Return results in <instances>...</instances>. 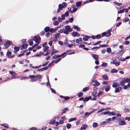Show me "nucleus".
I'll return each mask as SVG.
<instances>
[{"label":"nucleus","mask_w":130,"mask_h":130,"mask_svg":"<svg viewBox=\"0 0 130 130\" xmlns=\"http://www.w3.org/2000/svg\"><path fill=\"white\" fill-rule=\"evenodd\" d=\"M67 6V4L65 2H63L62 4H59L58 5V8L57 11L58 13L60 12V10H62L63 8Z\"/></svg>","instance_id":"1"},{"label":"nucleus","mask_w":130,"mask_h":130,"mask_svg":"<svg viewBox=\"0 0 130 130\" xmlns=\"http://www.w3.org/2000/svg\"><path fill=\"white\" fill-rule=\"evenodd\" d=\"M33 40L36 42V45H38L41 41V38L40 37L38 36H35L33 39Z\"/></svg>","instance_id":"2"},{"label":"nucleus","mask_w":130,"mask_h":130,"mask_svg":"<svg viewBox=\"0 0 130 130\" xmlns=\"http://www.w3.org/2000/svg\"><path fill=\"white\" fill-rule=\"evenodd\" d=\"M12 43V42L8 40L5 44L4 45L5 47L6 48L8 47L10 45V44Z\"/></svg>","instance_id":"3"},{"label":"nucleus","mask_w":130,"mask_h":130,"mask_svg":"<svg viewBox=\"0 0 130 130\" xmlns=\"http://www.w3.org/2000/svg\"><path fill=\"white\" fill-rule=\"evenodd\" d=\"M119 85H118V87L115 88L116 90L115 91V93L119 92L121 91L122 88L120 86H119Z\"/></svg>","instance_id":"4"},{"label":"nucleus","mask_w":130,"mask_h":130,"mask_svg":"<svg viewBox=\"0 0 130 130\" xmlns=\"http://www.w3.org/2000/svg\"><path fill=\"white\" fill-rule=\"evenodd\" d=\"M9 73L11 75V78L13 79L17 75L14 72L10 71L9 72Z\"/></svg>","instance_id":"5"},{"label":"nucleus","mask_w":130,"mask_h":130,"mask_svg":"<svg viewBox=\"0 0 130 130\" xmlns=\"http://www.w3.org/2000/svg\"><path fill=\"white\" fill-rule=\"evenodd\" d=\"M65 29L66 30L69 32H71L72 30V28H70V26L69 25H68L65 27Z\"/></svg>","instance_id":"6"},{"label":"nucleus","mask_w":130,"mask_h":130,"mask_svg":"<svg viewBox=\"0 0 130 130\" xmlns=\"http://www.w3.org/2000/svg\"><path fill=\"white\" fill-rule=\"evenodd\" d=\"M93 83L92 84V85L93 86H99L100 85V83L99 82H97L96 80H95L93 82Z\"/></svg>","instance_id":"7"},{"label":"nucleus","mask_w":130,"mask_h":130,"mask_svg":"<svg viewBox=\"0 0 130 130\" xmlns=\"http://www.w3.org/2000/svg\"><path fill=\"white\" fill-rule=\"evenodd\" d=\"M124 78H123L120 81V85L121 86H123L124 85L125 83Z\"/></svg>","instance_id":"8"},{"label":"nucleus","mask_w":130,"mask_h":130,"mask_svg":"<svg viewBox=\"0 0 130 130\" xmlns=\"http://www.w3.org/2000/svg\"><path fill=\"white\" fill-rule=\"evenodd\" d=\"M72 35L73 37H79L80 35L77 32L74 31L72 33Z\"/></svg>","instance_id":"9"},{"label":"nucleus","mask_w":130,"mask_h":130,"mask_svg":"<svg viewBox=\"0 0 130 130\" xmlns=\"http://www.w3.org/2000/svg\"><path fill=\"white\" fill-rule=\"evenodd\" d=\"M111 64H115L116 66H118L120 64L119 62H117L116 61H111L110 62Z\"/></svg>","instance_id":"10"},{"label":"nucleus","mask_w":130,"mask_h":130,"mask_svg":"<svg viewBox=\"0 0 130 130\" xmlns=\"http://www.w3.org/2000/svg\"><path fill=\"white\" fill-rule=\"evenodd\" d=\"M88 127V125L86 124L83 125L80 128V129L81 130H83L85 129Z\"/></svg>","instance_id":"11"},{"label":"nucleus","mask_w":130,"mask_h":130,"mask_svg":"<svg viewBox=\"0 0 130 130\" xmlns=\"http://www.w3.org/2000/svg\"><path fill=\"white\" fill-rule=\"evenodd\" d=\"M118 124L120 125H123L126 124V123L123 121H119Z\"/></svg>","instance_id":"12"},{"label":"nucleus","mask_w":130,"mask_h":130,"mask_svg":"<svg viewBox=\"0 0 130 130\" xmlns=\"http://www.w3.org/2000/svg\"><path fill=\"white\" fill-rule=\"evenodd\" d=\"M92 56V57L93 58L96 60H97L99 57V56L96 55L94 54H92L91 55Z\"/></svg>","instance_id":"13"},{"label":"nucleus","mask_w":130,"mask_h":130,"mask_svg":"<svg viewBox=\"0 0 130 130\" xmlns=\"http://www.w3.org/2000/svg\"><path fill=\"white\" fill-rule=\"evenodd\" d=\"M14 52L15 53H17V52L19 50V48L18 47L14 46Z\"/></svg>","instance_id":"14"},{"label":"nucleus","mask_w":130,"mask_h":130,"mask_svg":"<svg viewBox=\"0 0 130 130\" xmlns=\"http://www.w3.org/2000/svg\"><path fill=\"white\" fill-rule=\"evenodd\" d=\"M82 3V1H79L77 2L76 3V6L77 7H78L80 6Z\"/></svg>","instance_id":"15"},{"label":"nucleus","mask_w":130,"mask_h":130,"mask_svg":"<svg viewBox=\"0 0 130 130\" xmlns=\"http://www.w3.org/2000/svg\"><path fill=\"white\" fill-rule=\"evenodd\" d=\"M110 72L112 73H117L118 72V71L116 69H113L110 70Z\"/></svg>","instance_id":"16"},{"label":"nucleus","mask_w":130,"mask_h":130,"mask_svg":"<svg viewBox=\"0 0 130 130\" xmlns=\"http://www.w3.org/2000/svg\"><path fill=\"white\" fill-rule=\"evenodd\" d=\"M103 79L105 80H107L108 79V77L106 74H104L102 76Z\"/></svg>","instance_id":"17"},{"label":"nucleus","mask_w":130,"mask_h":130,"mask_svg":"<svg viewBox=\"0 0 130 130\" xmlns=\"http://www.w3.org/2000/svg\"><path fill=\"white\" fill-rule=\"evenodd\" d=\"M111 31V29H109L107 31V37H109L111 35L110 32Z\"/></svg>","instance_id":"18"},{"label":"nucleus","mask_w":130,"mask_h":130,"mask_svg":"<svg viewBox=\"0 0 130 130\" xmlns=\"http://www.w3.org/2000/svg\"><path fill=\"white\" fill-rule=\"evenodd\" d=\"M123 50H122L121 51H119L117 53V55H118V56H121L122 54H123V53L124 52H123L122 53V51H123Z\"/></svg>","instance_id":"19"},{"label":"nucleus","mask_w":130,"mask_h":130,"mask_svg":"<svg viewBox=\"0 0 130 130\" xmlns=\"http://www.w3.org/2000/svg\"><path fill=\"white\" fill-rule=\"evenodd\" d=\"M109 111H104L101 113V115H109Z\"/></svg>","instance_id":"20"},{"label":"nucleus","mask_w":130,"mask_h":130,"mask_svg":"<svg viewBox=\"0 0 130 130\" xmlns=\"http://www.w3.org/2000/svg\"><path fill=\"white\" fill-rule=\"evenodd\" d=\"M82 40L81 38H79L76 40V41L77 43H79V42H82Z\"/></svg>","instance_id":"21"},{"label":"nucleus","mask_w":130,"mask_h":130,"mask_svg":"<svg viewBox=\"0 0 130 130\" xmlns=\"http://www.w3.org/2000/svg\"><path fill=\"white\" fill-rule=\"evenodd\" d=\"M118 85V83L117 82H115L112 85V87L113 88H116Z\"/></svg>","instance_id":"22"},{"label":"nucleus","mask_w":130,"mask_h":130,"mask_svg":"<svg viewBox=\"0 0 130 130\" xmlns=\"http://www.w3.org/2000/svg\"><path fill=\"white\" fill-rule=\"evenodd\" d=\"M110 86L109 85H108L106 87L105 89V91L106 92L110 90Z\"/></svg>","instance_id":"23"},{"label":"nucleus","mask_w":130,"mask_h":130,"mask_svg":"<svg viewBox=\"0 0 130 130\" xmlns=\"http://www.w3.org/2000/svg\"><path fill=\"white\" fill-rule=\"evenodd\" d=\"M60 36V34L58 33H56L55 36L54 37L57 39H58V38H59Z\"/></svg>","instance_id":"24"},{"label":"nucleus","mask_w":130,"mask_h":130,"mask_svg":"<svg viewBox=\"0 0 130 130\" xmlns=\"http://www.w3.org/2000/svg\"><path fill=\"white\" fill-rule=\"evenodd\" d=\"M76 120V119L75 118H70L69 120V122H70L71 121H75Z\"/></svg>","instance_id":"25"},{"label":"nucleus","mask_w":130,"mask_h":130,"mask_svg":"<svg viewBox=\"0 0 130 130\" xmlns=\"http://www.w3.org/2000/svg\"><path fill=\"white\" fill-rule=\"evenodd\" d=\"M103 92L102 91H100L98 93V95L96 96V97L97 98H99V96L103 94Z\"/></svg>","instance_id":"26"},{"label":"nucleus","mask_w":130,"mask_h":130,"mask_svg":"<svg viewBox=\"0 0 130 130\" xmlns=\"http://www.w3.org/2000/svg\"><path fill=\"white\" fill-rule=\"evenodd\" d=\"M50 28L48 27H46L44 29V30L45 32H48L50 31Z\"/></svg>","instance_id":"27"},{"label":"nucleus","mask_w":130,"mask_h":130,"mask_svg":"<svg viewBox=\"0 0 130 130\" xmlns=\"http://www.w3.org/2000/svg\"><path fill=\"white\" fill-rule=\"evenodd\" d=\"M11 54V52L8 51L6 54L8 56V58H9V56H10Z\"/></svg>","instance_id":"28"},{"label":"nucleus","mask_w":130,"mask_h":130,"mask_svg":"<svg viewBox=\"0 0 130 130\" xmlns=\"http://www.w3.org/2000/svg\"><path fill=\"white\" fill-rule=\"evenodd\" d=\"M109 115H111L112 116H114L116 114V112L115 111H112L111 112H110L109 111Z\"/></svg>","instance_id":"29"},{"label":"nucleus","mask_w":130,"mask_h":130,"mask_svg":"<svg viewBox=\"0 0 130 130\" xmlns=\"http://www.w3.org/2000/svg\"><path fill=\"white\" fill-rule=\"evenodd\" d=\"M49 48V47L48 46H46L43 49V51L44 52H46Z\"/></svg>","instance_id":"30"},{"label":"nucleus","mask_w":130,"mask_h":130,"mask_svg":"<svg viewBox=\"0 0 130 130\" xmlns=\"http://www.w3.org/2000/svg\"><path fill=\"white\" fill-rule=\"evenodd\" d=\"M102 67H106L107 66V63H106L103 62L102 64L101 65Z\"/></svg>","instance_id":"31"},{"label":"nucleus","mask_w":130,"mask_h":130,"mask_svg":"<svg viewBox=\"0 0 130 130\" xmlns=\"http://www.w3.org/2000/svg\"><path fill=\"white\" fill-rule=\"evenodd\" d=\"M124 9H122V10H119L118 11V13L120 14L121 13H123L124 12Z\"/></svg>","instance_id":"32"},{"label":"nucleus","mask_w":130,"mask_h":130,"mask_svg":"<svg viewBox=\"0 0 130 130\" xmlns=\"http://www.w3.org/2000/svg\"><path fill=\"white\" fill-rule=\"evenodd\" d=\"M98 125V124L96 122L92 124V127H95Z\"/></svg>","instance_id":"33"},{"label":"nucleus","mask_w":130,"mask_h":130,"mask_svg":"<svg viewBox=\"0 0 130 130\" xmlns=\"http://www.w3.org/2000/svg\"><path fill=\"white\" fill-rule=\"evenodd\" d=\"M49 88H50V89L51 91V92L54 93H56V92L55 90L51 88L50 86H49Z\"/></svg>","instance_id":"34"},{"label":"nucleus","mask_w":130,"mask_h":130,"mask_svg":"<svg viewBox=\"0 0 130 130\" xmlns=\"http://www.w3.org/2000/svg\"><path fill=\"white\" fill-rule=\"evenodd\" d=\"M50 32L52 33H54L55 31V30H54V29L53 28H51L50 29Z\"/></svg>","instance_id":"35"},{"label":"nucleus","mask_w":130,"mask_h":130,"mask_svg":"<svg viewBox=\"0 0 130 130\" xmlns=\"http://www.w3.org/2000/svg\"><path fill=\"white\" fill-rule=\"evenodd\" d=\"M106 51L108 53H110L111 51V48H107L106 49Z\"/></svg>","instance_id":"36"},{"label":"nucleus","mask_w":130,"mask_h":130,"mask_svg":"<svg viewBox=\"0 0 130 130\" xmlns=\"http://www.w3.org/2000/svg\"><path fill=\"white\" fill-rule=\"evenodd\" d=\"M101 41H99L97 42H96L95 43L93 44H92L93 45H96L97 44H100V43H101Z\"/></svg>","instance_id":"37"},{"label":"nucleus","mask_w":130,"mask_h":130,"mask_svg":"<svg viewBox=\"0 0 130 130\" xmlns=\"http://www.w3.org/2000/svg\"><path fill=\"white\" fill-rule=\"evenodd\" d=\"M96 94V91H94L92 93L91 95L92 96H96L95 95Z\"/></svg>","instance_id":"38"},{"label":"nucleus","mask_w":130,"mask_h":130,"mask_svg":"<svg viewBox=\"0 0 130 130\" xmlns=\"http://www.w3.org/2000/svg\"><path fill=\"white\" fill-rule=\"evenodd\" d=\"M89 89V88L88 87H86L84 88L83 90V92H85L88 90Z\"/></svg>","instance_id":"39"},{"label":"nucleus","mask_w":130,"mask_h":130,"mask_svg":"<svg viewBox=\"0 0 130 130\" xmlns=\"http://www.w3.org/2000/svg\"><path fill=\"white\" fill-rule=\"evenodd\" d=\"M1 125L4 126L5 128H8L9 127L8 126V125L6 124H2Z\"/></svg>","instance_id":"40"},{"label":"nucleus","mask_w":130,"mask_h":130,"mask_svg":"<svg viewBox=\"0 0 130 130\" xmlns=\"http://www.w3.org/2000/svg\"><path fill=\"white\" fill-rule=\"evenodd\" d=\"M101 35L102 36V37H103L105 36H106V37H107V32H104L102 34H101Z\"/></svg>","instance_id":"41"},{"label":"nucleus","mask_w":130,"mask_h":130,"mask_svg":"<svg viewBox=\"0 0 130 130\" xmlns=\"http://www.w3.org/2000/svg\"><path fill=\"white\" fill-rule=\"evenodd\" d=\"M65 53H63L61 55H56L57 58L60 57H62V56H64V55Z\"/></svg>","instance_id":"42"},{"label":"nucleus","mask_w":130,"mask_h":130,"mask_svg":"<svg viewBox=\"0 0 130 130\" xmlns=\"http://www.w3.org/2000/svg\"><path fill=\"white\" fill-rule=\"evenodd\" d=\"M48 68V67H46L40 69V70H41V71H42L43 70H47Z\"/></svg>","instance_id":"43"},{"label":"nucleus","mask_w":130,"mask_h":130,"mask_svg":"<svg viewBox=\"0 0 130 130\" xmlns=\"http://www.w3.org/2000/svg\"><path fill=\"white\" fill-rule=\"evenodd\" d=\"M71 127V125L70 124H67L66 125V127L67 128L69 129Z\"/></svg>","instance_id":"44"},{"label":"nucleus","mask_w":130,"mask_h":130,"mask_svg":"<svg viewBox=\"0 0 130 130\" xmlns=\"http://www.w3.org/2000/svg\"><path fill=\"white\" fill-rule=\"evenodd\" d=\"M93 0H89V1L86 0V1L84 2V4H85L87 3H88L89 2H93Z\"/></svg>","instance_id":"45"},{"label":"nucleus","mask_w":130,"mask_h":130,"mask_svg":"<svg viewBox=\"0 0 130 130\" xmlns=\"http://www.w3.org/2000/svg\"><path fill=\"white\" fill-rule=\"evenodd\" d=\"M56 122V121L55 120H54L52 121L51 122H50L49 124H54Z\"/></svg>","instance_id":"46"},{"label":"nucleus","mask_w":130,"mask_h":130,"mask_svg":"<svg viewBox=\"0 0 130 130\" xmlns=\"http://www.w3.org/2000/svg\"><path fill=\"white\" fill-rule=\"evenodd\" d=\"M71 51L70 50H67V52H64V53H65V55H64V56H62V58H63V57H65L66 56V54L68 52H71Z\"/></svg>","instance_id":"47"},{"label":"nucleus","mask_w":130,"mask_h":130,"mask_svg":"<svg viewBox=\"0 0 130 130\" xmlns=\"http://www.w3.org/2000/svg\"><path fill=\"white\" fill-rule=\"evenodd\" d=\"M125 81L126 82H130V79L128 78H124Z\"/></svg>","instance_id":"48"},{"label":"nucleus","mask_w":130,"mask_h":130,"mask_svg":"<svg viewBox=\"0 0 130 130\" xmlns=\"http://www.w3.org/2000/svg\"><path fill=\"white\" fill-rule=\"evenodd\" d=\"M83 93L82 92H80V93H78V96L79 97L82 96V95H83Z\"/></svg>","instance_id":"49"},{"label":"nucleus","mask_w":130,"mask_h":130,"mask_svg":"<svg viewBox=\"0 0 130 130\" xmlns=\"http://www.w3.org/2000/svg\"><path fill=\"white\" fill-rule=\"evenodd\" d=\"M28 43L29 45H32L33 44V42L31 40H29V42H28Z\"/></svg>","instance_id":"50"},{"label":"nucleus","mask_w":130,"mask_h":130,"mask_svg":"<svg viewBox=\"0 0 130 130\" xmlns=\"http://www.w3.org/2000/svg\"><path fill=\"white\" fill-rule=\"evenodd\" d=\"M77 8H75L73 9L71 11V13H72L73 12H75L77 10Z\"/></svg>","instance_id":"51"},{"label":"nucleus","mask_w":130,"mask_h":130,"mask_svg":"<svg viewBox=\"0 0 130 130\" xmlns=\"http://www.w3.org/2000/svg\"><path fill=\"white\" fill-rule=\"evenodd\" d=\"M36 76H35L34 75H29V77L30 78H36Z\"/></svg>","instance_id":"52"},{"label":"nucleus","mask_w":130,"mask_h":130,"mask_svg":"<svg viewBox=\"0 0 130 130\" xmlns=\"http://www.w3.org/2000/svg\"><path fill=\"white\" fill-rule=\"evenodd\" d=\"M59 23L58 21H56L53 23L54 25H57Z\"/></svg>","instance_id":"53"},{"label":"nucleus","mask_w":130,"mask_h":130,"mask_svg":"<svg viewBox=\"0 0 130 130\" xmlns=\"http://www.w3.org/2000/svg\"><path fill=\"white\" fill-rule=\"evenodd\" d=\"M89 100V99L88 97H86L83 100V101L84 102H85V101H88Z\"/></svg>","instance_id":"54"},{"label":"nucleus","mask_w":130,"mask_h":130,"mask_svg":"<svg viewBox=\"0 0 130 130\" xmlns=\"http://www.w3.org/2000/svg\"><path fill=\"white\" fill-rule=\"evenodd\" d=\"M105 110V109H104V108H102V109H100V110H99L98 111L97 113H99L101 112H102L103 111Z\"/></svg>","instance_id":"55"},{"label":"nucleus","mask_w":130,"mask_h":130,"mask_svg":"<svg viewBox=\"0 0 130 130\" xmlns=\"http://www.w3.org/2000/svg\"><path fill=\"white\" fill-rule=\"evenodd\" d=\"M108 46L107 45H100L99 46L100 48L101 47H105Z\"/></svg>","instance_id":"56"},{"label":"nucleus","mask_w":130,"mask_h":130,"mask_svg":"<svg viewBox=\"0 0 130 130\" xmlns=\"http://www.w3.org/2000/svg\"><path fill=\"white\" fill-rule=\"evenodd\" d=\"M37 78H35L34 79H31L30 81V82H35V81H36L37 80Z\"/></svg>","instance_id":"57"},{"label":"nucleus","mask_w":130,"mask_h":130,"mask_svg":"<svg viewBox=\"0 0 130 130\" xmlns=\"http://www.w3.org/2000/svg\"><path fill=\"white\" fill-rule=\"evenodd\" d=\"M91 114V112H87L85 113V117L87 116H89Z\"/></svg>","instance_id":"58"},{"label":"nucleus","mask_w":130,"mask_h":130,"mask_svg":"<svg viewBox=\"0 0 130 130\" xmlns=\"http://www.w3.org/2000/svg\"><path fill=\"white\" fill-rule=\"evenodd\" d=\"M129 42L128 41H125L124 43V44L125 45L128 44L129 43Z\"/></svg>","instance_id":"59"},{"label":"nucleus","mask_w":130,"mask_h":130,"mask_svg":"<svg viewBox=\"0 0 130 130\" xmlns=\"http://www.w3.org/2000/svg\"><path fill=\"white\" fill-rule=\"evenodd\" d=\"M69 12H66L64 14L65 16L68 17L69 16Z\"/></svg>","instance_id":"60"},{"label":"nucleus","mask_w":130,"mask_h":130,"mask_svg":"<svg viewBox=\"0 0 130 130\" xmlns=\"http://www.w3.org/2000/svg\"><path fill=\"white\" fill-rule=\"evenodd\" d=\"M37 128L36 127H32L30 128L29 130H37Z\"/></svg>","instance_id":"61"},{"label":"nucleus","mask_w":130,"mask_h":130,"mask_svg":"<svg viewBox=\"0 0 130 130\" xmlns=\"http://www.w3.org/2000/svg\"><path fill=\"white\" fill-rule=\"evenodd\" d=\"M73 18H70L69 19V22L70 23H72L73 22Z\"/></svg>","instance_id":"62"},{"label":"nucleus","mask_w":130,"mask_h":130,"mask_svg":"<svg viewBox=\"0 0 130 130\" xmlns=\"http://www.w3.org/2000/svg\"><path fill=\"white\" fill-rule=\"evenodd\" d=\"M58 21L59 22H61L62 21V20L61 18L60 17H58Z\"/></svg>","instance_id":"63"},{"label":"nucleus","mask_w":130,"mask_h":130,"mask_svg":"<svg viewBox=\"0 0 130 130\" xmlns=\"http://www.w3.org/2000/svg\"><path fill=\"white\" fill-rule=\"evenodd\" d=\"M101 38V36L100 35H96V38L97 39H99Z\"/></svg>","instance_id":"64"}]
</instances>
